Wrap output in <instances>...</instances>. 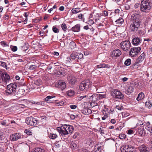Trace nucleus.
<instances>
[{
	"label": "nucleus",
	"mask_w": 152,
	"mask_h": 152,
	"mask_svg": "<svg viewBox=\"0 0 152 152\" xmlns=\"http://www.w3.org/2000/svg\"><path fill=\"white\" fill-rule=\"evenodd\" d=\"M87 97L89 99L92 100V101L94 102L96 101L105 98L106 95L104 94H100L99 92H97L92 95H91V94H88L87 95ZM94 103L95 104V103L94 102Z\"/></svg>",
	"instance_id": "4"
},
{
	"label": "nucleus",
	"mask_w": 152,
	"mask_h": 152,
	"mask_svg": "<svg viewBox=\"0 0 152 152\" xmlns=\"http://www.w3.org/2000/svg\"><path fill=\"white\" fill-rule=\"evenodd\" d=\"M10 80V77L7 73H2L0 77V83L6 84Z\"/></svg>",
	"instance_id": "8"
},
{
	"label": "nucleus",
	"mask_w": 152,
	"mask_h": 152,
	"mask_svg": "<svg viewBox=\"0 0 152 152\" xmlns=\"http://www.w3.org/2000/svg\"><path fill=\"white\" fill-rule=\"evenodd\" d=\"M108 117V115L107 114H105L104 115V116L102 117V120H104Z\"/></svg>",
	"instance_id": "57"
},
{
	"label": "nucleus",
	"mask_w": 152,
	"mask_h": 152,
	"mask_svg": "<svg viewBox=\"0 0 152 152\" xmlns=\"http://www.w3.org/2000/svg\"><path fill=\"white\" fill-rule=\"evenodd\" d=\"M54 97H55V96H47L44 99L45 101L46 102H48V101H49V100L50 99Z\"/></svg>",
	"instance_id": "36"
},
{
	"label": "nucleus",
	"mask_w": 152,
	"mask_h": 152,
	"mask_svg": "<svg viewBox=\"0 0 152 152\" xmlns=\"http://www.w3.org/2000/svg\"><path fill=\"white\" fill-rule=\"evenodd\" d=\"M78 53H72L70 54V57H71L72 60L73 61L77 58V56Z\"/></svg>",
	"instance_id": "24"
},
{
	"label": "nucleus",
	"mask_w": 152,
	"mask_h": 152,
	"mask_svg": "<svg viewBox=\"0 0 152 152\" xmlns=\"http://www.w3.org/2000/svg\"><path fill=\"white\" fill-rule=\"evenodd\" d=\"M67 80L69 84L71 85L75 84L77 81V78L71 75H69L67 76Z\"/></svg>",
	"instance_id": "11"
},
{
	"label": "nucleus",
	"mask_w": 152,
	"mask_h": 152,
	"mask_svg": "<svg viewBox=\"0 0 152 152\" xmlns=\"http://www.w3.org/2000/svg\"><path fill=\"white\" fill-rule=\"evenodd\" d=\"M89 27L88 25H86L83 27V29L86 30H88L89 29Z\"/></svg>",
	"instance_id": "59"
},
{
	"label": "nucleus",
	"mask_w": 152,
	"mask_h": 152,
	"mask_svg": "<svg viewBox=\"0 0 152 152\" xmlns=\"http://www.w3.org/2000/svg\"><path fill=\"white\" fill-rule=\"evenodd\" d=\"M69 46L71 48H74L76 46V44L74 42H70Z\"/></svg>",
	"instance_id": "38"
},
{
	"label": "nucleus",
	"mask_w": 152,
	"mask_h": 152,
	"mask_svg": "<svg viewBox=\"0 0 152 152\" xmlns=\"http://www.w3.org/2000/svg\"><path fill=\"white\" fill-rule=\"evenodd\" d=\"M72 61V60L71 57L70 56L67 57L66 58V63H69L71 61Z\"/></svg>",
	"instance_id": "46"
},
{
	"label": "nucleus",
	"mask_w": 152,
	"mask_h": 152,
	"mask_svg": "<svg viewBox=\"0 0 152 152\" xmlns=\"http://www.w3.org/2000/svg\"><path fill=\"white\" fill-rule=\"evenodd\" d=\"M24 132L28 135H31L32 134V132H31V131L28 129H25V130Z\"/></svg>",
	"instance_id": "40"
},
{
	"label": "nucleus",
	"mask_w": 152,
	"mask_h": 152,
	"mask_svg": "<svg viewBox=\"0 0 152 152\" xmlns=\"http://www.w3.org/2000/svg\"><path fill=\"white\" fill-rule=\"evenodd\" d=\"M61 90H63L66 87V84L64 81H60L58 82V84Z\"/></svg>",
	"instance_id": "18"
},
{
	"label": "nucleus",
	"mask_w": 152,
	"mask_h": 152,
	"mask_svg": "<svg viewBox=\"0 0 152 152\" xmlns=\"http://www.w3.org/2000/svg\"><path fill=\"white\" fill-rule=\"evenodd\" d=\"M71 11L73 14L77 13L80 11V8H73Z\"/></svg>",
	"instance_id": "31"
},
{
	"label": "nucleus",
	"mask_w": 152,
	"mask_h": 152,
	"mask_svg": "<svg viewBox=\"0 0 152 152\" xmlns=\"http://www.w3.org/2000/svg\"><path fill=\"white\" fill-rule=\"evenodd\" d=\"M130 149L131 148H129V147L127 146L121 147V152H131L130 150Z\"/></svg>",
	"instance_id": "21"
},
{
	"label": "nucleus",
	"mask_w": 152,
	"mask_h": 152,
	"mask_svg": "<svg viewBox=\"0 0 152 152\" xmlns=\"http://www.w3.org/2000/svg\"><path fill=\"white\" fill-rule=\"evenodd\" d=\"M140 152H149V149L144 145H141L139 148Z\"/></svg>",
	"instance_id": "17"
},
{
	"label": "nucleus",
	"mask_w": 152,
	"mask_h": 152,
	"mask_svg": "<svg viewBox=\"0 0 152 152\" xmlns=\"http://www.w3.org/2000/svg\"><path fill=\"white\" fill-rule=\"evenodd\" d=\"M130 21L131 23L129 28L131 31L135 32L140 28L141 23L140 15L136 13L132 14L131 17Z\"/></svg>",
	"instance_id": "1"
},
{
	"label": "nucleus",
	"mask_w": 152,
	"mask_h": 152,
	"mask_svg": "<svg viewBox=\"0 0 152 152\" xmlns=\"http://www.w3.org/2000/svg\"><path fill=\"white\" fill-rule=\"evenodd\" d=\"M144 97V93L142 92H140L138 95L137 98V99L139 101V100H141Z\"/></svg>",
	"instance_id": "28"
},
{
	"label": "nucleus",
	"mask_w": 152,
	"mask_h": 152,
	"mask_svg": "<svg viewBox=\"0 0 152 152\" xmlns=\"http://www.w3.org/2000/svg\"><path fill=\"white\" fill-rule=\"evenodd\" d=\"M131 60L130 59L128 58L126 59L124 62L126 66H128L131 64Z\"/></svg>",
	"instance_id": "34"
},
{
	"label": "nucleus",
	"mask_w": 152,
	"mask_h": 152,
	"mask_svg": "<svg viewBox=\"0 0 152 152\" xmlns=\"http://www.w3.org/2000/svg\"><path fill=\"white\" fill-rule=\"evenodd\" d=\"M152 128V127H149L148 126H147L146 127L145 129L148 130L150 132L151 129Z\"/></svg>",
	"instance_id": "58"
},
{
	"label": "nucleus",
	"mask_w": 152,
	"mask_h": 152,
	"mask_svg": "<svg viewBox=\"0 0 152 152\" xmlns=\"http://www.w3.org/2000/svg\"><path fill=\"white\" fill-rule=\"evenodd\" d=\"M140 39L138 37H134L133 39L132 42L134 45H138L140 43Z\"/></svg>",
	"instance_id": "16"
},
{
	"label": "nucleus",
	"mask_w": 152,
	"mask_h": 152,
	"mask_svg": "<svg viewBox=\"0 0 152 152\" xmlns=\"http://www.w3.org/2000/svg\"><path fill=\"white\" fill-rule=\"evenodd\" d=\"M61 27L62 29L64 31H66L67 29V26L66 24L64 23H62L61 25Z\"/></svg>",
	"instance_id": "39"
},
{
	"label": "nucleus",
	"mask_w": 152,
	"mask_h": 152,
	"mask_svg": "<svg viewBox=\"0 0 152 152\" xmlns=\"http://www.w3.org/2000/svg\"><path fill=\"white\" fill-rule=\"evenodd\" d=\"M126 137V135L124 134H121L119 136V137L121 139H124Z\"/></svg>",
	"instance_id": "47"
},
{
	"label": "nucleus",
	"mask_w": 152,
	"mask_h": 152,
	"mask_svg": "<svg viewBox=\"0 0 152 152\" xmlns=\"http://www.w3.org/2000/svg\"><path fill=\"white\" fill-rule=\"evenodd\" d=\"M36 67V66L35 65H32L29 67V69L31 70H32L35 69Z\"/></svg>",
	"instance_id": "49"
},
{
	"label": "nucleus",
	"mask_w": 152,
	"mask_h": 152,
	"mask_svg": "<svg viewBox=\"0 0 152 152\" xmlns=\"http://www.w3.org/2000/svg\"><path fill=\"white\" fill-rule=\"evenodd\" d=\"M141 50L140 47L131 48L129 51V54L130 56L134 57L136 56Z\"/></svg>",
	"instance_id": "10"
},
{
	"label": "nucleus",
	"mask_w": 152,
	"mask_h": 152,
	"mask_svg": "<svg viewBox=\"0 0 152 152\" xmlns=\"http://www.w3.org/2000/svg\"><path fill=\"white\" fill-rule=\"evenodd\" d=\"M6 124H7V123L6 122V121H1L0 122L1 124L2 125H3V126L6 125Z\"/></svg>",
	"instance_id": "55"
},
{
	"label": "nucleus",
	"mask_w": 152,
	"mask_h": 152,
	"mask_svg": "<svg viewBox=\"0 0 152 152\" xmlns=\"http://www.w3.org/2000/svg\"><path fill=\"white\" fill-rule=\"evenodd\" d=\"M1 43L2 45H4L6 46H7L8 45H7L6 43L4 41H2L1 42Z\"/></svg>",
	"instance_id": "62"
},
{
	"label": "nucleus",
	"mask_w": 152,
	"mask_h": 152,
	"mask_svg": "<svg viewBox=\"0 0 152 152\" xmlns=\"http://www.w3.org/2000/svg\"><path fill=\"white\" fill-rule=\"evenodd\" d=\"M145 132L144 129L143 127L139 128L137 131L138 134L141 136H143Z\"/></svg>",
	"instance_id": "22"
},
{
	"label": "nucleus",
	"mask_w": 152,
	"mask_h": 152,
	"mask_svg": "<svg viewBox=\"0 0 152 152\" xmlns=\"http://www.w3.org/2000/svg\"><path fill=\"white\" fill-rule=\"evenodd\" d=\"M25 122L27 124L31 126L36 125L38 123V120L32 117L27 118Z\"/></svg>",
	"instance_id": "9"
},
{
	"label": "nucleus",
	"mask_w": 152,
	"mask_h": 152,
	"mask_svg": "<svg viewBox=\"0 0 152 152\" xmlns=\"http://www.w3.org/2000/svg\"><path fill=\"white\" fill-rule=\"evenodd\" d=\"M134 91V88L133 86H128L126 91V93L127 94H129L133 92Z\"/></svg>",
	"instance_id": "20"
},
{
	"label": "nucleus",
	"mask_w": 152,
	"mask_h": 152,
	"mask_svg": "<svg viewBox=\"0 0 152 152\" xmlns=\"http://www.w3.org/2000/svg\"><path fill=\"white\" fill-rule=\"evenodd\" d=\"M95 149H96V151L97 152H100L101 149L100 148V147H99L97 148H96Z\"/></svg>",
	"instance_id": "64"
},
{
	"label": "nucleus",
	"mask_w": 152,
	"mask_h": 152,
	"mask_svg": "<svg viewBox=\"0 0 152 152\" xmlns=\"http://www.w3.org/2000/svg\"><path fill=\"white\" fill-rule=\"evenodd\" d=\"M96 66L98 68H109V66L108 64H106L104 63L97 65Z\"/></svg>",
	"instance_id": "23"
},
{
	"label": "nucleus",
	"mask_w": 152,
	"mask_h": 152,
	"mask_svg": "<svg viewBox=\"0 0 152 152\" xmlns=\"http://www.w3.org/2000/svg\"><path fill=\"white\" fill-rule=\"evenodd\" d=\"M82 113L85 115H88L91 113V110L89 109H86L83 110Z\"/></svg>",
	"instance_id": "27"
},
{
	"label": "nucleus",
	"mask_w": 152,
	"mask_h": 152,
	"mask_svg": "<svg viewBox=\"0 0 152 152\" xmlns=\"http://www.w3.org/2000/svg\"><path fill=\"white\" fill-rule=\"evenodd\" d=\"M67 95L69 96H72L75 94V92L73 90H69L67 92Z\"/></svg>",
	"instance_id": "32"
},
{
	"label": "nucleus",
	"mask_w": 152,
	"mask_h": 152,
	"mask_svg": "<svg viewBox=\"0 0 152 152\" xmlns=\"http://www.w3.org/2000/svg\"><path fill=\"white\" fill-rule=\"evenodd\" d=\"M80 24H77L72 28V30L75 32H79L80 31Z\"/></svg>",
	"instance_id": "19"
},
{
	"label": "nucleus",
	"mask_w": 152,
	"mask_h": 152,
	"mask_svg": "<svg viewBox=\"0 0 152 152\" xmlns=\"http://www.w3.org/2000/svg\"><path fill=\"white\" fill-rule=\"evenodd\" d=\"M120 45L123 50L127 52L130 49L131 44L129 41H125L121 42Z\"/></svg>",
	"instance_id": "7"
},
{
	"label": "nucleus",
	"mask_w": 152,
	"mask_h": 152,
	"mask_svg": "<svg viewBox=\"0 0 152 152\" xmlns=\"http://www.w3.org/2000/svg\"><path fill=\"white\" fill-rule=\"evenodd\" d=\"M83 56V55L82 54L79 53H78L77 56V59H81Z\"/></svg>",
	"instance_id": "48"
},
{
	"label": "nucleus",
	"mask_w": 152,
	"mask_h": 152,
	"mask_svg": "<svg viewBox=\"0 0 152 152\" xmlns=\"http://www.w3.org/2000/svg\"><path fill=\"white\" fill-rule=\"evenodd\" d=\"M86 23L88 24L90 26H91L94 23V22L92 19H90Z\"/></svg>",
	"instance_id": "42"
},
{
	"label": "nucleus",
	"mask_w": 152,
	"mask_h": 152,
	"mask_svg": "<svg viewBox=\"0 0 152 152\" xmlns=\"http://www.w3.org/2000/svg\"><path fill=\"white\" fill-rule=\"evenodd\" d=\"M123 117H126L129 115L130 114L126 112H123L122 113Z\"/></svg>",
	"instance_id": "41"
},
{
	"label": "nucleus",
	"mask_w": 152,
	"mask_h": 152,
	"mask_svg": "<svg viewBox=\"0 0 152 152\" xmlns=\"http://www.w3.org/2000/svg\"><path fill=\"white\" fill-rule=\"evenodd\" d=\"M42 56L45 59H48V56L46 55H45L43 54L42 55Z\"/></svg>",
	"instance_id": "60"
},
{
	"label": "nucleus",
	"mask_w": 152,
	"mask_h": 152,
	"mask_svg": "<svg viewBox=\"0 0 152 152\" xmlns=\"http://www.w3.org/2000/svg\"><path fill=\"white\" fill-rule=\"evenodd\" d=\"M0 66L3 67L7 69V65L5 62L3 61H0Z\"/></svg>",
	"instance_id": "37"
},
{
	"label": "nucleus",
	"mask_w": 152,
	"mask_h": 152,
	"mask_svg": "<svg viewBox=\"0 0 152 152\" xmlns=\"http://www.w3.org/2000/svg\"><path fill=\"white\" fill-rule=\"evenodd\" d=\"M151 3L149 0H142L140 4V10L142 12H148L151 9Z\"/></svg>",
	"instance_id": "2"
},
{
	"label": "nucleus",
	"mask_w": 152,
	"mask_h": 152,
	"mask_svg": "<svg viewBox=\"0 0 152 152\" xmlns=\"http://www.w3.org/2000/svg\"><path fill=\"white\" fill-rule=\"evenodd\" d=\"M91 83L89 80L82 81L80 84L79 89L82 91H86L91 87Z\"/></svg>",
	"instance_id": "5"
},
{
	"label": "nucleus",
	"mask_w": 152,
	"mask_h": 152,
	"mask_svg": "<svg viewBox=\"0 0 152 152\" xmlns=\"http://www.w3.org/2000/svg\"><path fill=\"white\" fill-rule=\"evenodd\" d=\"M21 136V134L19 133H14L10 135V139L12 141H15L20 139Z\"/></svg>",
	"instance_id": "12"
},
{
	"label": "nucleus",
	"mask_w": 152,
	"mask_h": 152,
	"mask_svg": "<svg viewBox=\"0 0 152 152\" xmlns=\"http://www.w3.org/2000/svg\"><path fill=\"white\" fill-rule=\"evenodd\" d=\"M145 57V55L144 53L143 52L138 57L134 63V65H137V66L139 65V64L142 62L144 59Z\"/></svg>",
	"instance_id": "14"
},
{
	"label": "nucleus",
	"mask_w": 152,
	"mask_h": 152,
	"mask_svg": "<svg viewBox=\"0 0 152 152\" xmlns=\"http://www.w3.org/2000/svg\"><path fill=\"white\" fill-rule=\"evenodd\" d=\"M63 127V125L61 126V127H57V129L58 131L60 133L62 136H63V129L62 128Z\"/></svg>",
	"instance_id": "30"
},
{
	"label": "nucleus",
	"mask_w": 152,
	"mask_h": 152,
	"mask_svg": "<svg viewBox=\"0 0 152 152\" xmlns=\"http://www.w3.org/2000/svg\"><path fill=\"white\" fill-rule=\"evenodd\" d=\"M3 19L7 20L9 18V16L8 15H4L3 17Z\"/></svg>",
	"instance_id": "54"
},
{
	"label": "nucleus",
	"mask_w": 152,
	"mask_h": 152,
	"mask_svg": "<svg viewBox=\"0 0 152 152\" xmlns=\"http://www.w3.org/2000/svg\"><path fill=\"white\" fill-rule=\"evenodd\" d=\"M129 6L128 4H125V8L126 10H128L129 8Z\"/></svg>",
	"instance_id": "63"
},
{
	"label": "nucleus",
	"mask_w": 152,
	"mask_h": 152,
	"mask_svg": "<svg viewBox=\"0 0 152 152\" xmlns=\"http://www.w3.org/2000/svg\"><path fill=\"white\" fill-rule=\"evenodd\" d=\"M116 108L118 109V110H120L122 109L123 107L121 106H116Z\"/></svg>",
	"instance_id": "53"
},
{
	"label": "nucleus",
	"mask_w": 152,
	"mask_h": 152,
	"mask_svg": "<svg viewBox=\"0 0 152 152\" xmlns=\"http://www.w3.org/2000/svg\"><path fill=\"white\" fill-rule=\"evenodd\" d=\"M70 107L72 109H74L76 108L77 106L75 105L72 104L70 105Z\"/></svg>",
	"instance_id": "52"
},
{
	"label": "nucleus",
	"mask_w": 152,
	"mask_h": 152,
	"mask_svg": "<svg viewBox=\"0 0 152 152\" xmlns=\"http://www.w3.org/2000/svg\"><path fill=\"white\" fill-rule=\"evenodd\" d=\"M63 136L68 135L69 133H72L73 131L74 128L72 126L69 125L64 124L63 127Z\"/></svg>",
	"instance_id": "6"
},
{
	"label": "nucleus",
	"mask_w": 152,
	"mask_h": 152,
	"mask_svg": "<svg viewBox=\"0 0 152 152\" xmlns=\"http://www.w3.org/2000/svg\"><path fill=\"white\" fill-rule=\"evenodd\" d=\"M28 48V45L27 43L25 44V45L21 46L20 48L21 50L23 51H26Z\"/></svg>",
	"instance_id": "26"
},
{
	"label": "nucleus",
	"mask_w": 152,
	"mask_h": 152,
	"mask_svg": "<svg viewBox=\"0 0 152 152\" xmlns=\"http://www.w3.org/2000/svg\"><path fill=\"white\" fill-rule=\"evenodd\" d=\"M5 137L3 134V132L0 131V142L3 141Z\"/></svg>",
	"instance_id": "35"
},
{
	"label": "nucleus",
	"mask_w": 152,
	"mask_h": 152,
	"mask_svg": "<svg viewBox=\"0 0 152 152\" xmlns=\"http://www.w3.org/2000/svg\"><path fill=\"white\" fill-rule=\"evenodd\" d=\"M40 84V83H39V81L38 80H36L34 81V86H35V85H37L38 86Z\"/></svg>",
	"instance_id": "50"
},
{
	"label": "nucleus",
	"mask_w": 152,
	"mask_h": 152,
	"mask_svg": "<svg viewBox=\"0 0 152 152\" xmlns=\"http://www.w3.org/2000/svg\"><path fill=\"white\" fill-rule=\"evenodd\" d=\"M110 122L113 124H115L116 123L115 120L114 119H112L110 121Z\"/></svg>",
	"instance_id": "61"
},
{
	"label": "nucleus",
	"mask_w": 152,
	"mask_h": 152,
	"mask_svg": "<svg viewBox=\"0 0 152 152\" xmlns=\"http://www.w3.org/2000/svg\"><path fill=\"white\" fill-rule=\"evenodd\" d=\"M32 152H45V151L41 148H34Z\"/></svg>",
	"instance_id": "25"
},
{
	"label": "nucleus",
	"mask_w": 152,
	"mask_h": 152,
	"mask_svg": "<svg viewBox=\"0 0 152 152\" xmlns=\"http://www.w3.org/2000/svg\"><path fill=\"white\" fill-rule=\"evenodd\" d=\"M53 31L55 33H58L59 31V30L55 26H53Z\"/></svg>",
	"instance_id": "44"
},
{
	"label": "nucleus",
	"mask_w": 152,
	"mask_h": 152,
	"mask_svg": "<svg viewBox=\"0 0 152 152\" xmlns=\"http://www.w3.org/2000/svg\"><path fill=\"white\" fill-rule=\"evenodd\" d=\"M145 104L146 107H148L149 108L150 107H151L152 106L151 104V103L150 101L146 102H145Z\"/></svg>",
	"instance_id": "43"
},
{
	"label": "nucleus",
	"mask_w": 152,
	"mask_h": 152,
	"mask_svg": "<svg viewBox=\"0 0 152 152\" xmlns=\"http://www.w3.org/2000/svg\"><path fill=\"white\" fill-rule=\"evenodd\" d=\"M49 137L50 138L52 139H54L56 138L57 135L56 134L50 133L49 134Z\"/></svg>",
	"instance_id": "33"
},
{
	"label": "nucleus",
	"mask_w": 152,
	"mask_h": 152,
	"mask_svg": "<svg viewBox=\"0 0 152 152\" xmlns=\"http://www.w3.org/2000/svg\"><path fill=\"white\" fill-rule=\"evenodd\" d=\"M133 133V131L132 130L129 129L128 131V134H132Z\"/></svg>",
	"instance_id": "56"
},
{
	"label": "nucleus",
	"mask_w": 152,
	"mask_h": 152,
	"mask_svg": "<svg viewBox=\"0 0 152 152\" xmlns=\"http://www.w3.org/2000/svg\"><path fill=\"white\" fill-rule=\"evenodd\" d=\"M121 54L120 50L116 49L113 50L111 53V55L113 57H118Z\"/></svg>",
	"instance_id": "15"
},
{
	"label": "nucleus",
	"mask_w": 152,
	"mask_h": 152,
	"mask_svg": "<svg viewBox=\"0 0 152 152\" xmlns=\"http://www.w3.org/2000/svg\"><path fill=\"white\" fill-rule=\"evenodd\" d=\"M113 92L115 95V98L118 99H122L124 97V95L121 92L117 89H115Z\"/></svg>",
	"instance_id": "13"
},
{
	"label": "nucleus",
	"mask_w": 152,
	"mask_h": 152,
	"mask_svg": "<svg viewBox=\"0 0 152 152\" xmlns=\"http://www.w3.org/2000/svg\"><path fill=\"white\" fill-rule=\"evenodd\" d=\"M10 48L12 50L13 52H15L17 50V47L16 46H11Z\"/></svg>",
	"instance_id": "45"
},
{
	"label": "nucleus",
	"mask_w": 152,
	"mask_h": 152,
	"mask_svg": "<svg viewBox=\"0 0 152 152\" xmlns=\"http://www.w3.org/2000/svg\"><path fill=\"white\" fill-rule=\"evenodd\" d=\"M16 87L17 86L15 83H10L8 85L5 91L6 95L15 96Z\"/></svg>",
	"instance_id": "3"
},
{
	"label": "nucleus",
	"mask_w": 152,
	"mask_h": 152,
	"mask_svg": "<svg viewBox=\"0 0 152 152\" xmlns=\"http://www.w3.org/2000/svg\"><path fill=\"white\" fill-rule=\"evenodd\" d=\"M78 18L79 19H81L82 20H84V18L83 17V15L82 14H80L78 16Z\"/></svg>",
	"instance_id": "51"
},
{
	"label": "nucleus",
	"mask_w": 152,
	"mask_h": 152,
	"mask_svg": "<svg viewBox=\"0 0 152 152\" xmlns=\"http://www.w3.org/2000/svg\"><path fill=\"white\" fill-rule=\"evenodd\" d=\"M124 21V19L122 18H120L115 21V23L117 24L121 25L123 23Z\"/></svg>",
	"instance_id": "29"
}]
</instances>
